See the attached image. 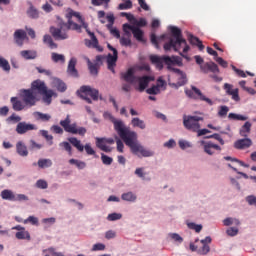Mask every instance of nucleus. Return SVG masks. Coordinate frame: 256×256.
Returning a JSON list of instances; mask_svg holds the SVG:
<instances>
[{
	"label": "nucleus",
	"mask_w": 256,
	"mask_h": 256,
	"mask_svg": "<svg viewBox=\"0 0 256 256\" xmlns=\"http://www.w3.org/2000/svg\"><path fill=\"white\" fill-rule=\"evenodd\" d=\"M21 57H23V59H26L27 61L31 60V59H37V51L35 50H22L20 52Z\"/></svg>",
	"instance_id": "obj_25"
},
{
	"label": "nucleus",
	"mask_w": 256,
	"mask_h": 256,
	"mask_svg": "<svg viewBox=\"0 0 256 256\" xmlns=\"http://www.w3.org/2000/svg\"><path fill=\"white\" fill-rule=\"evenodd\" d=\"M88 69L91 75H94L95 77L99 75V66L97 64H93L91 60H88Z\"/></svg>",
	"instance_id": "obj_40"
},
{
	"label": "nucleus",
	"mask_w": 256,
	"mask_h": 256,
	"mask_svg": "<svg viewBox=\"0 0 256 256\" xmlns=\"http://www.w3.org/2000/svg\"><path fill=\"white\" fill-rule=\"evenodd\" d=\"M14 201H29V197L25 194H14Z\"/></svg>",
	"instance_id": "obj_61"
},
{
	"label": "nucleus",
	"mask_w": 256,
	"mask_h": 256,
	"mask_svg": "<svg viewBox=\"0 0 256 256\" xmlns=\"http://www.w3.org/2000/svg\"><path fill=\"white\" fill-rule=\"evenodd\" d=\"M227 113H229V106H220L218 111V117H227Z\"/></svg>",
	"instance_id": "obj_50"
},
{
	"label": "nucleus",
	"mask_w": 256,
	"mask_h": 256,
	"mask_svg": "<svg viewBox=\"0 0 256 256\" xmlns=\"http://www.w3.org/2000/svg\"><path fill=\"white\" fill-rule=\"evenodd\" d=\"M51 131H53V133H56V135H63L64 133L63 128H61V126L59 125H53L51 127Z\"/></svg>",
	"instance_id": "obj_60"
},
{
	"label": "nucleus",
	"mask_w": 256,
	"mask_h": 256,
	"mask_svg": "<svg viewBox=\"0 0 256 256\" xmlns=\"http://www.w3.org/2000/svg\"><path fill=\"white\" fill-rule=\"evenodd\" d=\"M123 218V214L121 213H111L107 216L108 221H119V219Z\"/></svg>",
	"instance_id": "obj_49"
},
{
	"label": "nucleus",
	"mask_w": 256,
	"mask_h": 256,
	"mask_svg": "<svg viewBox=\"0 0 256 256\" xmlns=\"http://www.w3.org/2000/svg\"><path fill=\"white\" fill-rule=\"evenodd\" d=\"M0 69H3V71H6V73L11 71V65H9V61L3 57H0Z\"/></svg>",
	"instance_id": "obj_42"
},
{
	"label": "nucleus",
	"mask_w": 256,
	"mask_h": 256,
	"mask_svg": "<svg viewBox=\"0 0 256 256\" xmlns=\"http://www.w3.org/2000/svg\"><path fill=\"white\" fill-rule=\"evenodd\" d=\"M136 81L138 82V87H136L137 91H139L140 93H143V91H145V89H147V87L149 86V83H151V81H155V77L137 76Z\"/></svg>",
	"instance_id": "obj_13"
},
{
	"label": "nucleus",
	"mask_w": 256,
	"mask_h": 256,
	"mask_svg": "<svg viewBox=\"0 0 256 256\" xmlns=\"http://www.w3.org/2000/svg\"><path fill=\"white\" fill-rule=\"evenodd\" d=\"M136 27H147V20L145 18H140L139 20H134Z\"/></svg>",
	"instance_id": "obj_59"
},
{
	"label": "nucleus",
	"mask_w": 256,
	"mask_h": 256,
	"mask_svg": "<svg viewBox=\"0 0 256 256\" xmlns=\"http://www.w3.org/2000/svg\"><path fill=\"white\" fill-rule=\"evenodd\" d=\"M124 3H120L118 5V9L120 11H125L127 9H132L133 8V2L131 0H123Z\"/></svg>",
	"instance_id": "obj_41"
},
{
	"label": "nucleus",
	"mask_w": 256,
	"mask_h": 256,
	"mask_svg": "<svg viewBox=\"0 0 256 256\" xmlns=\"http://www.w3.org/2000/svg\"><path fill=\"white\" fill-rule=\"evenodd\" d=\"M28 131H37L35 124H28L27 122H19L16 126V133L18 135H25Z\"/></svg>",
	"instance_id": "obj_15"
},
{
	"label": "nucleus",
	"mask_w": 256,
	"mask_h": 256,
	"mask_svg": "<svg viewBox=\"0 0 256 256\" xmlns=\"http://www.w3.org/2000/svg\"><path fill=\"white\" fill-rule=\"evenodd\" d=\"M146 93H148V95H159L161 93V89L159 88V86L154 85V86L148 88L146 90Z\"/></svg>",
	"instance_id": "obj_47"
},
{
	"label": "nucleus",
	"mask_w": 256,
	"mask_h": 256,
	"mask_svg": "<svg viewBox=\"0 0 256 256\" xmlns=\"http://www.w3.org/2000/svg\"><path fill=\"white\" fill-rule=\"evenodd\" d=\"M41 135L46 141H49V145H53V135H49V131L41 130Z\"/></svg>",
	"instance_id": "obj_51"
},
{
	"label": "nucleus",
	"mask_w": 256,
	"mask_h": 256,
	"mask_svg": "<svg viewBox=\"0 0 256 256\" xmlns=\"http://www.w3.org/2000/svg\"><path fill=\"white\" fill-rule=\"evenodd\" d=\"M150 61L154 65H156L157 69H163V63L167 65L168 71H172L175 73L178 82L177 84H172L174 87H183L187 83V75L183 73L179 68H173L171 65H182L181 57L179 56H157L152 55L150 56Z\"/></svg>",
	"instance_id": "obj_2"
},
{
	"label": "nucleus",
	"mask_w": 256,
	"mask_h": 256,
	"mask_svg": "<svg viewBox=\"0 0 256 256\" xmlns=\"http://www.w3.org/2000/svg\"><path fill=\"white\" fill-rule=\"evenodd\" d=\"M101 160L104 165H111V163H113V158L105 154H101Z\"/></svg>",
	"instance_id": "obj_56"
},
{
	"label": "nucleus",
	"mask_w": 256,
	"mask_h": 256,
	"mask_svg": "<svg viewBox=\"0 0 256 256\" xmlns=\"http://www.w3.org/2000/svg\"><path fill=\"white\" fill-rule=\"evenodd\" d=\"M120 45H123L124 47H131V38H125V37H122L120 39Z\"/></svg>",
	"instance_id": "obj_62"
},
{
	"label": "nucleus",
	"mask_w": 256,
	"mask_h": 256,
	"mask_svg": "<svg viewBox=\"0 0 256 256\" xmlns=\"http://www.w3.org/2000/svg\"><path fill=\"white\" fill-rule=\"evenodd\" d=\"M211 251V247L208 246V244H203V246L198 249L199 255H207Z\"/></svg>",
	"instance_id": "obj_55"
},
{
	"label": "nucleus",
	"mask_w": 256,
	"mask_h": 256,
	"mask_svg": "<svg viewBox=\"0 0 256 256\" xmlns=\"http://www.w3.org/2000/svg\"><path fill=\"white\" fill-rule=\"evenodd\" d=\"M92 251H105V244L103 243H96L92 247Z\"/></svg>",
	"instance_id": "obj_63"
},
{
	"label": "nucleus",
	"mask_w": 256,
	"mask_h": 256,
	"mask_svg": "<svg viewBox=\"0 0 256 256\" xmlns=\"http://www.w3.org/2000/svg\"><path fill=\"white\" fill-rule=\"evenodd\" d=\"M26 13L30 19H39V10H37L33 4H30Z\"/></svg>",
	"instance_id": "obj_32"
},
{
	"label": "nucleus",
	"mask_w": 256,
	"mask_h": 256,
	"mask_svg": "<svg viewBox=\"0 0 256 256\" xmlns=\"http://www.w3.org/2000/svg\"><path fill=\"white\" fill-rule=\"evenodd\" d=\"M144 170V168H136L135 175H137V177L140 179H145V172H143Z\"/></svg>",
	"instance_id": "obj_64"
},
{
	"label": "nucleus",
	"mask_w": 256,
	"mask_h": 256,
	"mask_svg": "<svg viewBox=\"0 0 256 256\" xmlns=\"http://www.w3.org/2000/svg\"><path fill=\"white\" fill-rule=\"evenodd\" d=\"M0 197L4 200V201H14L15 200V193H13L11 190L9 189H5L2 190Z\"/></svg>",
	"instance_id": "obj_28"
},
{
	"label": "nucleus",
	"mask_w": 256,
	"mask_h": 256,
	"mask_svg": "<svg viewBox=\"0 0 256 256\" xmlns=\"http://www.w3.org/2000/svg\"><path fill=\"white\" fill-rule=\"evenodd\" d=\"M15 237L16 239H20V240L26 239L27 241H31V234H29V231H26V230L17 232L15 234Z\"/></svg>",
	"instance_id": "obj_39"
},
{
	"label": "nucleus",
	"mask_w": 256,
	"mask_h": 256,
	"mask_svg": "<svg viewBox=\"0 0 256 256\" xmlns=\"http://www.w3.org/2000/svg\"><path fill=\"white\" fill-rule=\"evenodd\" d=\"M191 89L192 90H185L187 97H190L191 99H197V97L193 95V93H195V95L198 96V99H200V101H205L206 103H208V105H213V100L203 95L199 88L192 86Z\"/></svg>",
	"instance_id": "obj_12"
},
{
	"label": "nucleus",
	"mask_w": 256,
	"mask_h": 256,
	"mask_svg": "<svg viewBox=\"0 0 256 256\" xmlns=\"http://www.w3.org/2000/svg\"><path fill=\"white\" fill-rule=\"evenodd\" d=\"M117 59H119V53L114 50V54H108L107 65L109 71L115 74V67H117Z\"/></svg>",
	"instance_id": "obj_18"
},
{
	"label": "nucleus",
	"mask_w": 256,
	"mask_h": 256,
	"mask_svg": "<svg viewBox=\"0 0 256 256\" xmlns=\"http://www.w3.org/2000/svg\"><path fill=\"white\" fill-rule=\"evenodd\" d=\"M187 225H188V227H189L190 229H192V230L195 231L196 233H201V231H202V229H203V225H201V224H195V223H193V222H190V223H188Z\"/></svg>",
	"instance_id": "obj_48"
},
{
	"label": "nucleus",
	"mask_w": 256,
	"mask_h": 256,
	"mask_svg": "<svg viewBox=\"0 0 256 256\" xmlns=\"http://www.w3.org/2000/svg\"><path fill=\"white\" fill-rule=\"evenodd\" d=\"M51 59L54 63H62V64L65 63V55H63V54L53 52L51 54Z\"/></svg>",
	"instance_id": "obj_37"
},
{
	"label": "nucleus",
	"mask_w": 256,
	"mask_h": 256,
	"mask_svg": "<svg viewBox=\"0 0 256 256\" xmlns=\"http://www.w3.org/2000/svg\"><path fill=\"white\" fill-rule=\"evenodd\" d=\"M226 233L229 237H235L239 233V229L235 227H230L226 230Z\"/></svg>",
	"instance_id": "obj_58"
},
{
	"label": "nucleus",
	"mask_w": 256,
	"mask_h": 256,
	"mask_svg": "<svg viewBox=\"0 0 256 256\" xmlns=\"http://www.w3.org/2000/svg\"><path fill=\"white\" fill-rule=\"evenodd\" d=\"M228 119L230 121H247V119H249V117L241 115V114L229 113Z\"/></svg>",
	"instance_id": "obj_36"
},
{
	"label": "nucleus",
	"mask_w": 256,
	"mask_h": 256,
	"mask_svg": "<svg viewBox=\"0 0 256 256\" xmlns=\"http://www.w3.org/2000/svg\"><path fill=\"white\" fill-rule=\"evenodd\" d=\"M77 58L72 57L69 60L68 67H67V73L68 75H71V77H79V72L77 71Z\"/></svg>",
	"instance_id": "obj_19"
},
{
	"label": "nucleus",
	"mask_w": 256,
	"mask_h": 256,
	"mask_svg": "<svg viewBox=\"0 0 256 256\" xmlns=\"http://www.w3.org/2000/svg\"><path fill=\"white\" fill-rule=\"evenodd\" d=\"M87 34L91 37V40H84V44L86 45V47H92L93 49H97V51L100 52L103 51V47L99 46V40L97 39V36H95V33L87 30Z\"/></svg>",
	"instance_id": "obj_14"
},
{
	"label": "nucleus",
	"mask_w": 256,
	"mask_h": 256,
	"mask_svg": "<svg viewBox=\"0 0 256 256\" xmlns=\"http://www.w3.org/2000/svg\"><path fill=\"white\" fill-rule=\"evenodd\" d=\"M251 127H252L251 122L249 121L245 122L244 125L239 130L240 136L245 138L249 137V133H251Z\"/></svg>",
	"instance_id": "obj_24"
},
{
	"label": "nucleus",
	"mask_w": 256,
	"mask_h": 256,
	"mask_svg": "<svg viewBox=\"0 0 256 256\" xmlns=\"http://www.w3.org/2000/svg\"><path fill=\"white\" fill-rule=\"evenodd\" d=\"M79 97H81V99H84V101H86V103H89L91 105V103H93V101H99L103 100V97H99V90L95 89V88H91V86H81L80 90L77 91ZM87 95H89L93 101L91 100V98L87 97Z\"/></svg>",
	"instance_id": "obj_8"
},
{
	"label": "nucleus",
	"mask_w": 256,
	"mask_h": 256,
	"mask_svg": "<svg viewBox=\"0 0 256 256\" xmlns=\"http://www.w3.org/2000/svg\"><path fill=\"white\" fill-rule=\"evenodd\" d=\"M226 95H229L233 101H241L239 97V89H233V84L225 83L223 86Z\"/></svg>",
	"instance_id": "obj_16"
},
{
	"label": "nucleus",
	"mask_w": 256,
	"mask_h": 256,
	"mask_svg": "<svg viewBox=\"0 0 256 256\" xmlns=\"http://www.w3.org/2000/svg\"><path fill=\"white\" fill-rule=\"evenodd\" d=\"M27 37V32L25 30H16L14 32V39L17 43V45H23V41H25V38Z\"/></svg>",
	"instance_id": "obj_22"
},
{
	"label": "nucleus",
	"mask_w": 256,
	"mask_h": 256,
	"mask_svg": "<svg viewBox=\"0 0 256 256\" xmlns=\"http://www.w3.org/2000/svg\"><path fill=\"white\" fill-rule=\"evenodd\" d=\"M7 123H19L21 121V117L17 116L15 113L9 116L6 119Z\"/></svg>",
	"instance_id": "obj_53"
},
{
	"label": "nucleus",
	"mask_w": 256,
	"mask_h": 256,
	"mask_svg": "<svg viewBox=\"0 0 256 256\" xmlns=\"http://www.w3.org/2000/svg\"><path fill=\"white\" fill-rule=\"evenodd\" d=\"M43 43H45V45H48L50 49H57L58 47L57 43L53 41V38L49 34L44 35Z\"/></svg>",
	"instance_id": "obj_33"
},
{
	"label": "nucleus",
	"mask_w": 256,
	"mask_h": 256,
	"mask_svg": "<svg viewBox=\"0 0 256 256\" xmlns=\"http://www.w3.org/2000/svg\"><path fill=\"white\" fill-rule=\"evenodd\" d=\"M121 199L129 203H135L137 201V195L133 192H126L121 195Z\"/></svg>",
	"instance_id": "obj_30"
},
{
	"label": "nucleus",
	"mask_w": 256,
	"mask_h": 256,
	"mask_svg": "<svg viewBox=\"0 0 256 256\" xmlns=\"http://www.w3.org/2000/svg\"><path fill=\"white\" fill-rule=\"evenodd\" d=\"M199 121H203V117L187 115L183 116V125L185 129H188V131H193L194 133L201 129V124H199Z\"/></svg>",
	"instance_id": "obj_9"
},
{
	"label": "nucleus",
	"mask_w": 256,
	"mask_h": 256,
	"mask_svg": "<svg viewBox=\"0 0 256 256\" xmlns=\"http://www.w3.org/2000/svg\"><path fill=\"white\" fill-rule=\"evenodd\" d=\"M49 31L56 41H65V39H69V34H67L68 31H77L78 33H81V25L73 22L71 18L68 19V22L58 20L57 27L51 26Z\"/></svg>",
	"instance_id": "obj_3"
},
{
	"label": "nucleus",
	"mask_w": 256,
	"mask_h": 256,
	"mask_svg": "<svg viewBox=\"0 0 256 256\" xmlns=\"http://www.w3.org/2000/svg\"><path fill=\"white\" fill-rule=\"evenodd\" d=\"M121 79L126 81V83L135 85V83L137 82V76H135V69L129 68L126 72L121 73Z\"/></svg>",
	"instance_id": "obj_17"
},
{
	"label": "nucleus",
	"mask_w": 256,
	"mask_h": 256,
	"mask_svg": "<svg viewBox=\"0 0 256 256\" xmlns=\"http://www.w3.org/2000/svg\"><path fill=\"white\" fill-rule=\"evenodd\" d=\"M33 117L36 119V121H42L44 123L51 121V115L42 112H34Z\"/></svg>",
	"instance_id": "obj_29"
},
{
	"label": "nucleus",
	"mask_w": 256,
	"mask_h": 256,
	"mask_svg": "<svg viewBox=\"0 0 256 256\" xmlns=\"http://www.w3.org/2000/svg\"><path fill=\"white\" fill-rule=\"evenodd\" d=\"M55 87L57 91H60V93H65V91H67V84L60 79L55 81Z\"/></svg>",
	"instance_id": "obj_43"
},
{
	"label": "nucleus",
	"mask_w": 256,
	"mask_h": 256,
	"mask_svg": "<svg viewBox=\"0 0 256 256\" xmlns=\"http://www.w3.org/2000/svg\"><path fill=\"white\" fill-rule=\"evenodd\" d=\"M60 125L63 127L66 133H71L72 135H81V137H84V135L87 133V128L77 127V123L71 124V118L69 115L64 120L60 121Z\"/></svg>",
	"instance_id": "obj_7"
},
{
	"label": "nucleus",
	"mask_w": 256,
	"mask_h": 256,
	"mask_svg": "<svg viewBox=\"0 0 256 256\" xmlns=\"http://www.w3.org/2000/svg\"><path fill=\"white\" fill-rule=\"evenodd\" d=\"M131 125L132 127H138V129H145V127H147L145 121L141 120L139 117L132 118Z\"/></svg>",
	"instance_id": "obj_34"
},
{
	"label": "nucleus",
	"mask_w": 256,
	"mask_h": 256,
	"mask_svg": "<svg viewBox=\"0 0 256 256\" xmlns=\"http://www.w3.org/2000/svg\"><path fill=\"white\" fill-rule=\"evenodd\" d=\"M109 3H111V0H91V4L94 7H101V5H104L105 9H109Z\"/></svg>",
	"instance_id": "obj_38"
},
{
	"label": "nucleus",
	"mask_w": 256,
	"mask_h": 256,
	"mask_svg": "<svg viewBox=\"0 0 256 256\" xmlns=\"http://www.w3.org/2000/svg\"><path fill=\"white\" fill-rule=\"evenodd\" d=\"M253 145V141L250 138L239 139L234 143L235 149H249Z\"/></svg>",
	"instance_id": "obj_20"
},
{
	"label": "nucleus",
	"mask_w": 256,
	"mask_h": 256,
	"mask_svg": "<svg viewBox=\"0 0 256 256\" xmlns=\"http://www.w3.org/2000/svg\"><path fill=\"white\" fill-rule=\"evenodd\" d=\"M208 71L211 73H219V66L215 64V62H209L207 63Z\"/></svg>",
	"instance_id": "obj_52"
},
{
	"label": "nucleus",
	"mask_w": 256,
	"mask_h": 256,
	"mask_svg": "<svg viewBox=\"0 0 256 256\" xmlns=\"http://www.w3.org/2000/svg\"><path fill=\"white\" fill-rule=\"evenodd\" d=\"M59 147H63L64 151H67L68 155H73V148L71 147V144L69 142H61L59 144Z\"/></svg>",
	"instance_id": "obj_45"
},
{
	"label": "nucleus",
	"mask_w": 256,
	"mask_h": 256,
	"mask_svg": "<svg viewBox=\"0 0 256 256\" xmlns=\"http://www.w3.org/2000/svg\"><path fill=\"white\" fill-rule=\"evenodd\" d=\"M10 102L12 104V108L15 111H23V109H25V107H27V105H25V103L21 100H19V98L17 97H12L10 99Z\"/></svg>",
	"instance_id": "obj_21"
},
{
	"label": "nucleus",
	"mask_w": 256,
	"mask_h": 256,
	"mask_svg": "<svg viewBox=\"0 0 256 256\" xmlns=\"http://www.w3.org/2000/svg\"><path fill=\"white\" fill-rule=\"evenodd\" d=\"M105 143V138H96V147L105 153H111V148H109Z\"/></svg>",
	"instance_id": "obj_27"
},
{
	"label": "nucleus",
	"mask_w": 256,
	"mask_h": 256,
	"mask_svg": "<svg viewBox=\"0 0 256 256\" xmlns=\"http://www.w3.org/2000/svg\"><path fill=\"white\" fill-rule=\"evenodd\" d=\"M169 237L173 239V241H175L176 243H183V237H181L177 233H170Z\"/></svg>",
	"instance_id": "obj_57"
},
{
	"label": "nucleus",
	"mask_w": 256,
	"mask_h": 256,
	"mask_svg": "<svg viewBox=\"0 0 256 256\" xmlns=\"http://www.w3.org/2000/svg\"><path fill=\"white\" fill-rule=\"evenodd\" d=\"M103 117L113 123L115 131L118 133L120 139L124 141L125 145L130 148L133 155H137L138 157H153V155H155L153 151L147 150L141 143H139L137 140V132L132 131L130 127L125 126V123L122 120H117L110 112H104Z\"/></svg>",
	"instance_id": "obj_1"
},
{
	"label": "nucleus",
	"mask_w": 256,
	"mask_h": 256,
	"mask_svg": "<svg viewBox=\"0 0 256 256\" xmlns=\"http://www.w3.org/2000/svg\"><path fill=\"white\" fill-rule=\"evenodd\" d=\"M24 225L30 223V225H39V218L35 216H29L27 219L23 221Z\"/></svg>",
	"instance_id": "obj_46"
},
{
	"label": "nucleus",
	"mask_w": 256,
	"mask_h": 256,
	"mask_svg": "<svg viewBox=\"0 0 256 256\" xmlns=\"http://www.w3.org/2000/svg\"><path fill=\"white\" fill-rule=\"evenodd\" d=\"M33 89H37L38 93L43 96L42 100L46 105H51L52 98L57 97V94L53 90H48L45 82L41 80L33 81Z\"/></svg>",
	"instance_id": "obj_6"
},
{
	"label": "nucleus",
	"mask_w": 256,
	"mask_h": 256,
	"mask_svg": "<svg viewBox=\"0 0 256 256\" xmlns=\"http://www.w3.org/2000/svg\"><path fill=\"white\" fill-rule=\"evenodd\" d=\"M37 165L40 169H47L53 165L51 159H39Z\"/></svg>",
	"instance_id": "obj_35"
},
{
	"label": "nucleus",
	"mask_w": 256,
	"mask_h": 256,
	"mask_svg": "<svg viewBox=\"0 0 256 256\" xmlns=\"http://www.w3.org/2000/svg\"><path fill=\"white\" fill-rule=\"evenodd\" d=\"M201 147L204 149L206 155H215L216 153H221V146L213 143L212 141H199Z\"/></svg>",
	"instance_id": "obj_11"
},
{
	"label": "nucleus",
	"mask_w": 256,
	"mask_h": 256,
	"mask_svg": "<svg viewBox=\"0 0 256 256\" xmlns=\"http://www.w3.org/2000/svg\"><path fill=\"white\" fill-rule=\"evenodd\" d=\"M123 31L127 37H131V32L133 34V37L136 41H140V43H143V30H141L139 27L130 25V24H123Z\"/></svg>",
	"instance_id": "obj_10"
},
{
	"label": "nucleus",
	"mask_w": 256,
	"mask_h": 256,
	"mask_svg": "<svg viewBox=\"0 0 256 256\" xmlns=\"http://www.w3.org/2000/svg\"><path fill=\"white\" fill-rule=\"evenodd\" d=\"M188 40H189V43H191V45H196V47H198L200 51H203V49H205V45H203V42L199 40L198 37H195L190 34L188 36Z\"/></svg>",
	"instance_id": "obj_26"
},
{
	"label": "nucleus",
	"mask_w": 256,
	"mask_h": 256,
	"mask_svg": "<svg viewBox=\"0 0 256 256\" xmlns=\"http://www.w3.org/2000/svg\"><path fill=\"white\" fill-rule=\"evenodd\" d=\"M35 91H37V88H33V82L30 89H21L19 91V97L26 107H35L37 105L39 98H37Z\"/></svg>",
	"instance_id": "obj_5"
},
{
	"label": "nucleus",
	"mask_w": 256,
	"mask_h": 256,
	"mask_svg": "<svg viewBox=\"0 0 256 256\" xmlns=\"http://www.w3.org/2000/svg\"><path fill=\"white\" fill-rule=\"evenodd\" d=\"M36 187L37 189H47V187H49V184L47 183V181L40 179L37 180Z\"/></svg>",
	"instance_id": "obj_54"
},
{
	"label": "nucleus",
	"mask_w": 256,
	"mask_h": 256,
	"mask_svg": "<svg viewBox=\"0 0 256 256\" xmlns=\"http://www.w3.org/2000/svg\"><path fill=\"white\" fill-rule=\"evenodd\" d=\"M69 163L70 165H76L78 169H85L87 167L85 162L73 158L69 160Z\"/></svg>",
	"instance_id": "obj_44"
},
{
	"label": "nucleus",
	"mask_w": 256,
	"mask_h": 256,
	"mask_svg": "<svg viewBox=\"0 0 256 256\" xmlns=\"http://www.w3.org/2000/svg\"><path fill=\"white\" fill-rule=\"evenodd\" d=\"M170 32L172 33V38L164 44V50L171 51L173 49L176 52L183 51V53H188L190 47L187 45V40L183 38V33L181 29L177 26H171Z\"/></svg>",
	"instance_id": "obj_4"
},
{
	"label": "nucleus",
	"mask_w": 256,
	"mask_h": 256,
	"mask_svg": "<svg viewBox=\"0 0 256 256\" xmlns=\"http://www.w3.org/2000/svg\"><path fill=\"white\" fill-rule=\"evenodd\" d=\"M68 141L71 145H73V147H76L80 151V153H83V151L85 150V147L81 144V140L75 137H71L68 138Z\"/></svg>",
	"instance_id": "obj_31"
},
{
	"label": "nucleus",
	"mask_w": 256,
	"mask_h": 256,
	"mask_svg": "<svg viewBox=\"0 0 256 256\" xmlns=\"http://www.w3.org/2000/svg\"><path fill=\"white\" fill-rule=\"evenodd\" d=\"M16 151L20 157H27L29 155V150H27V146L22 141L17 142Z\"/></svg>",
	"instance_id": "obj_23"
}]
</instances>
